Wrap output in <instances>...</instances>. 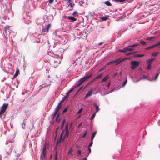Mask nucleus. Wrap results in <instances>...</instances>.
<instances>
[{
	"label": "nucleus",
	"instance_id": "obj_1",
	"mask_svg": "<svg viewBox=\"0 0 160 160\" xmlns=\"http://www.w3.org/2000/svg\"><path fill=\"white\" fill-rule=\"evenodd\" d=\"M55 57L52 62V65L55 68L57 67L58 65L60 63L62 59L61 55V56L57 55L55 56Z\"/></svg>",
	"mask_w": 160,
	"mask_h": 160
},
{
	"label": "nucleus",
	"instance_id": "obj_2",
	"mask_svg": "<svg viewBox=\"0 0 160 160\" xmlns=\"http://www.w3.org/2000/svg\"><path fill=\"white\" fill-rule=\"evenodd\" d=\"M65 132V134L64 136V138H66L68 137V127L67 125L66 126L65 131L64 130H63L62 131V132L61 134L59 140H58L57 142V144H58V143H60V141H61V139H62V137L63 136Z\"/></svg>",
	"mask_w": 160,
	"mask_h": 160
},
{
	"label": "nucleus",
	"instance_id": "obj_3",
	"mask_svg": "<svg viewBox=\"0 0 160 160\" xmlns=\"http://www.w3.org/2000/svg\"><path fill=\"white\" fill-rule=\"evenodd\" d=\"M8 103H4L1 107L0 111V117L2 116L6 111L8 107Z\"/></svg>",
	"mask_w": 160,
	"mask_h": 160
},
{
	"label": "nucleus",
	"instance_id": "obj_4",
	"mask_svg": "<svg viewBox=\"0 0 160 160\" xmlns=\"http://www.w3.org/2000/svg\"><path fill=\"white\" fill-rule=\"evenodd\" d=\"M92 74H90L89 76H85L82 78H81L79 81V84H78V85H81L82 84L84 81L87 80L88 79H89L92 76Z\"/></svg>",
	"mask_w": 160,
	"mask_h": 160
},
{
	"label": "nucleus",
	"instance_id": "obj_5",
	"mask_svg": "<svg viewBox=\"0 0 160 160\" xmlns=\"http://www.w3.org/2000/svg\"><path fill=\"white\" fill-rule=\"evenodd\" d=\"M140 62L136 61H133L131 62V68L133 69L137 67L139 64Z\"/></svg>",
	"mask_w": 160,
	"mask_h": 160
},
{
	"label": "nucleus",
	"instance_id": "obj_6",
	"mask_svg": "<svg viewBox=\"0 0 160 160\" xmlns=\"http://www.w3.org/2000/svg\"><path fill=\"white\" fill-rule=\"evenodd\" d=\"M137 46V45L134 44L132 46H130L128 47L125 48H124V49L123 50H119L118 51L119 52H125L126 51H131L132 49H131V48H130V47H133L135 46Z\"/></svg>",
	"mask_w": 160,
	"mask_h": 160
},
{
	"label": "nucleus",
	"instance_id": "obj_7",
	"mask_svg": "<svg viewBox=\"0 0 160 160\" xmlns=\"http://www.w3.org/2000/svg\"><path fill=\"white\" fill-rule=\"evenodd\" d=\"M62 107L61 103L60 102L59 103L58 105L57 106L55 109V112L54 114V116H55L56 115L58 112L59 111Z\"/></svg>",
	"mask_w": 160,
	"mask_h": 160
},
{
	"label": "nucleus",
	"instance_id": "obj_8",
	"mask_svg": "<svg viewBox=\"0 0 160 160\" xmlns=\"http://www.w3.org/2000/svg\"><path fill=\"white\" fill-rule=\"evenodd\" d=\"M121 61H121V60L119 61V60H116L112 61H111L108 62L107 63V64L108 65H109L110 64H113V63H115L117 62H118L117 64H118L120 62H121Z\"/></svg>",
	"mask_w": 160,
	"mask_h": 160
},
{
	"label": "nucleus",
	"instance_id": "obj_9",
	"mask_svg": "<svg viewBox=\"0 0 160 160\" xmlns=\"http://www.w3.org/2000/svg\"><path fill=\"white\" fill-rule=\"evenodd\" d=\"M92 90L88 91L85 96V98H87L88 97L91 96L92 95Z\"/></svg>",
	"mask_w": 160,
	"mask_h": 160
},
{
	"label": "nucleus",
	"instance_id": "obj_10",
	"mask_svg": "<svg viewBox=\"0 0 160 160\" xmlns=\"http://www.w3.org/2000/svg\"><path fill=\"white\" fill-rule=\"evenodd\" d=\"M155 58H152L151 59H150L147 61V63L148 64H151L152 62L155 59Z\"/></svg>",
	"mask_w": 160,
	"mask_h": 160
},
{
	"label": "nucleus",
	"instance_id": "obj_11",
	"mask_svg": "<svg viewBox=\"0 0 160 160\" xmlns=\"http://www.w3.org/2000/svg\"><path fill=\"white\" fill-rule=\"evenodd\" d=\"M68 18L73 21H75L77 20V19L72 16H68Z\"/></svg>",
	"mask_w": 160,
	"mask_h": 160
},
{
	"label": "nucleus",
	"instance_id": "obj_12",
	"mask_svg": "<svg viewBox=\"0 0 160 160\" xmlns=\"http://www.w3.org/2000/svg\"><path fill=\"white\" fill-rule=\"evenodd\" d=\"M19 73V71L18 69L15 72V73L14 75V76L15 77H16Z\"/></svg>",
	"mask_w": 160,
	"mask_h": 160
},
{
	"label": "nucleus",
	"instance_id": "obj_13",
	"mask_svg": "<svg viewBox=\"0 0 160 160\" xmlns=\"http://www.w3.org/2000/svg\"><path fill=\"white\" fill-rule=\"evenodd\" d=\"M51 26V24H48L46 27V32H48L49 29L50 28V27Z\"/></svg>",
	"mask_w": 160,
	"mask_h": 160
},
{
	"label": "nucleus",
	"instance_id": "obj_14",
	"mask_svg": "<svg viewBox=\"0 0 160 160\" xmlns=\"http://www.w3.org/2000/svg\"><path fill=\"white\" fill-rule=\"evenodd\" d=\"M96 134V132H94L92 134V136H91V140L92 141L94 139Z\"/></svg>",
	"mask_w": 160,
	"mask_h": 160
},
{
	"label": "nucleus",
	"instance_id": "obj_15",
	"mask_svg": "<svg viewBox=\"0 0 160 160\" xmlns=\"http://www.w3.org/2000/svg\"><path fill=\"white\" fill-rule=\"evenodd\" d=\"M108 76L107 75L102 80V82H103L106 81L107 79H108Z\"/></svg>",
	"mask_w": 160,
	"mask_h": 160
},
{
	"label": "nucleus",
	"instance_id": "obj_16",
	"mask_svg": "<svg viewBox=\"0 0 160 160\" xmlns=\"http://www.w3.org/2000/svg\"><path fill=\"white\" fill-rule=\"evenodd\" d=\"M108 18V17L107 16L102 17L100 18V19H102L103 21L107 20Z\"/></svg>",
	"mask_w": 160,
	"mask_h": 160
},
{
	"label": "nucleus",
	"instance_id": "obj_17",
	"mask_svg": "<svg viewBox=\"0 0 160 160\" xmlns=\"http://www.w3.org/2000/svg\"><path fill=\"white\" fill-rule=\"evenodd\" d=\"M126 0H114V1L117 2H119L121 3H123Z\"/></svg>",
	"mask_w": 160,
	"mask_h": 160
},
{
	"label": "nucleus",
	"instance_id": "obj_18",
	"mask_svg": "<svg viewBox=\"0 0 160 160\" xmlns=\"http://www.w3.org/2000/svg\"><path fill=\"white\" fill-rule=\"evenodd\" d=\"M45 151H46V147L45 146L44 147L43 149L42 152L43 153V157H45Z\"/></svg>",
	"mask_w": 160,
	"mask_h": 160
},
{
	"label": "nucleus",
	"instance_id": "obj_19",
	"mask_svg": "<svg viewBox=\"0 0 160 160\" xmlns=\"http://www.w3.org/2000/svg\"><path fill=\"white\" fill-rule=\"evenodd\" d=\"M73 89L72 88V89H71L69 91H68V93L66 94V97H68V95L70 93L73 91Z\"/></svg>",
	"mask_w": 160,
	"mask_h": 160
},
{
	"label": "nucleus",
	"instance_id": "obj_20",
	"mask_svg": "<svg viewBox=\"0 0 160 160\" xmlns=\"http://www.w3.org/2000/svg\"><path fill=\"white\" fill-rule=\"evenodd\" d=\"M105 3L108 6H111L112 5L110 3V2L108 1L105 2Z\"/></svg>",
	"mask_w": 160,
	"mask_h": 160
},
{
	"label": "nucleus",
	"instance_id": "obj_21",
	"mask_svg": "<svg viewBox=\"0 0 160 160\" xmlns=\"http://www.w3.org/2000/svg\"><path fill=\"white\" fill-rule=\"evenodd\" d=\"M94 106L96 109V112H98L99 110L98 106L96 104H94Z\"/></svg>",
	"mask_w": 160,
	"mask_h": 160
},
{
	"label": "nucleus",
	"instance_id": "obj_22",
	"mask_svg": "<svg viewBox=\"0 0 160 160\" xmlns=\"http://www.w3.org/2000/svg\"><path fill=\"white\" fill-rule=\"evenodd\" d=\"M158 53H159L158 52H153L151 54L154 57L157 55Z\"/></svg>",
	"mask_w": 160,
	"mask_h": 160
},
{
	"label": "nucleus",
	"instance_id": "obj_23",
	"mask_svg": "<svg viewBox=\"0 0 160 160\" xmlns=\"http://www.w3.org/2000/svg\"><path fill=\"white\" fill-rule=\"evenodd\" d=\"M102 76V74H99V75H98L97 77H96L95 78V79H98L101 78Z\"/></svg>",
	"mask_w": 160,
	"mask_h": 160
},
{
	"label": "nucleus",
	"instance_id": "obj_24",
	"mask_svg": "<svg viewBox=\"0 0 160 160\" xmlns=\"http://www.w3.org/2000/svg\"><path fill=\"white\" fill-rule=\"evenodd\" d=\"M144 55V54H137L136 55L135 57H141Z\"/></svg>",
	"mask_w": 160,
	"mask_h": 160
},
{
	"label": "nucleus",
	"instance_id": "obj_25",
	"mask_svg": "<svg viewBox=\"0 0 160 160\" xmlns=\"http://www.w3.org/2000/svg\"><path fill=\"white\" fill-rule=\"evenodd\" d=\"M96 115V114L95 113H94L91 116V117L90 118V119L91 120H92L95 117V116Z\"/></svg>",
	"mask_w": 160,
	"mask_h": 160
},
{
	"label": "nucleus",
	"instance_id": "obj_26",
	"mask_svg": "<svg viewBox=\"0 0 160 160\" xmlns=\"http://www.w3.org/2000/svg\"><path fill=\"white\" fill-rule=\"evenodd\" d=\"M140 43L141 44H142L143 45H144L146 44V43L143 41H140Z\"/></svg>",
	"mask_w": 160,
	"mask_h": 160
},
{
	"label": "nucleus",
	"instance_id": "obj_27",
	"mask_svg": "<svg viewBox=\"0 0 160 160\" xmlns=\"http://www.w3.org/2000/svg\"><path fill=\"white\" fill-rule=\"evenodd\" d=\"M68 3L69 4V5L70 6V7H71L72 8L73 7V6H74V4H72L71 3V2H68Z\"/></svg>",
	"mask_w": 160,
	"mask_h": 160
},
{
	"label": "nucleus",
	"instance_id": "obj_28",
	"mask_svg": "<svg viewBox=\"0 0 160 160\" xmlns=\"http://www.w3.org/2000/svg\"><path fill=\"white\" fill-rule=\"evenodd\" d=\"M72 152V148H70L68 152V153L69 154H71Z\"/></svg>",
	"mask_w": 160,
	"mask_h": 160
},
{
	"label": "nucleus",
	"instance_id": "obj_29",
	"mask_svg": "<svg viewBox=\"0 0 160 160\" xmlns=\"http://www.w3.org/2000/svg\"><path fill=\"white\" fill-rule=\"evenodd\" d=\"M87 131H86L84 133V134L82 136V138H85V137L86 134H87Z\"/></svg>",
	"mask_w": 160,
	"mask_h": 160
},
{
	"label": "nucleus",
	"instance_id": "obj_30",
	"mask_svg": "<svg viewBox=\"0 0 160 160\" xmlns=\"http://www.w3.org/2000/svg\"><path fill=\"white\" fill-rule=\"evenodd\" d=\"M151 68V65L150 64H148L147 68L148 69H150Z\"/></svg>",
	"mask_w": 160,
	"mask_h": 160
},
{
	"label": "nucleus",
	"instance_id": "obj_31",
	"mask_svg": "<svg viewBox=\"0 0 160 160\" xmlns=\"http://www.w3.org/2000/svg\"><path fill=\"white\" fill-rule=\"evenodd\" d=\"M68 107H67L63 111V112H65L68 110Z\"/></svg>",
	"mask_w": 160,
	"mask_h": 160
},
{
	"label": "nucleus",
	"instance_id": "obj_32",
	"mask_svg": "<svg viewBox=\"0 0 160 160\" xmlns=\"http://www.w3.org/2000/svg\"><path fill=\"white\" fill-rule=\"evenodd\" d=\"M158 45H160V41L157 44H156L153 47H156Z\"/></svg>",
	"mask_w": 160,
	"mask_h": 160
},
{
	"label": "nucleus",
	"instance_id": "obj_33",
	"mask_svg": "<svg viewBox=\"0 0 160 160\" xmlns=\"http://www.w3.org/2000/svg\"><path fill=\"white\" fill-rule=\"evenodd\" d=\"M82 108L78 111V113L79 114L80 113H81V112L82 111Z\"/></svg>",
	"mask_w": 160,
	"mask_h": 160
},
{
	"label": "nucleus",
	"instance_id": "obj_34",
	"mask_svg": "<svg viewBox=\"0 0 160 160\" xmlns=\"http://www.w3.org/2000/svg\"><path fill=\"white\" fill-rule=\"evenodd\" d=\"M54 1V0H49L48 1V2L49 3L51 4Z\"/></svg>",
	"mask_w": 160,
	"mask_h": 160
},
{
	"label": "nucleus",
	"instance_id": "obj_35",
	"mask_svg": "<svg viewBox=\"0 0 160 160\" xmlns=\"http://www.w3.org/2000/svg\"><path fill=\"white\" fill-rule=\"evenodd\" d=\"M76 147L80 149L81 148V146L80 145H76Z\"/></svg>",
	"mask_w": 160,
	"mask_h": 160
},
{
	"label": "nucleus",
	"instance_id": "obj_36",
	"mask_svg": "<svg viewBox=\"0 0 160 160\" xmlns=\"http://www.w3.org/2000/svg\"><path fill=\"white\" fill-rule=\"evenodd\" d=\"M78 13L76 11H74L72 13L73 15H75L77 14Z\"/></svg>",
	"mask_w": 160,
	"mask_h": 160
},
{
	"label": "nucleus",
	"instance_id": "obj_37",
	"mask_svg": "<svg viewBox=\"0 0 160 160\" xmlns=\"http://www.w3.org/2000/svg\"><path fill=\"white\" fill-rule=\"evenodd\" d=\"M55 160H57L58 159V156H57V152L56 153L55 155Z\"/></svg>",
	"mask_w": 160,
	"mask_h": 160
},
{
	"label": "nucleus",
	"instance_id": "obj_38",
	"mask_svg": "<svg viewBox=\"0 0 160 160\" xmlns=\"http://www.w3.org/2000/svg\"><path fill=\"white\" fill-rule=\"evenodd\" d=\"M127 82V80L125 81L123 83V86H124L126 83Z\"/></svg>",
	"mask_w": 160,
	"mask_h": 160
},
{
	"label": "nucleus",
	"instance_id": "obj_39",
	"mask_svg": "<svg viewBox=\"0 0 160 160\" xmlns=\"http://www.w3.org/2000/svg\"><path fill=\"white\" fill-rule=\"evenodd\" d=\"M154 37H151L147 38V39L148 40H151L152 39H153Z\"/></svg>",
	"mask_w": 160,
	"mask_h": 160
},
{
	"label": "nucleus",
	"instance_id": "obj_40",
	"mask_svg": "<svg viewBox=\"0 0 160 160\" xmlns=\"http://www.w3.org/2000/svg\"><path fill=\"white\" fill-rule=\"evenodd\" d=\"M92 142H91L90 144H89V145L88 146V147H91L92 145Z\"/></svg>",
	"mask_w": 160,
	"mask_h": 160
},
{
	"label": "nucleus",
	"instance_id": "obj_41",
	"mask_svg": "<svg viewBox=\"0 0 160 160\" xmlns=\"http://www.w3.org/2000/svg\"><path fill=\"white\" fill-rule=\"evenodd\" d=\"M78 153L80 155L81 154V151L80 150H78Z\"/></svg>",
	"mask_w": 160,
	"mask_h": 160
},
{
	"label": "nucleus",
	"instance_id": "obj_42",
	"mask_svg": "<svg viewBox=\"0 0 160 160\" xmlns=\"http://www.w3.org/2000/svg\"><path fill=\"white\" fill-rule=\"evenodd\" d=\"M88 149V150L89 151V153H90L91 152V148H90V147H89Z\"/></svg>",
	"mask_w": 160,
	"mask_h": 160
},
{
	"label": "nucleus",
	"instance_id": "obj_43",
	"mask_svg": "<svg viewBox=\"0 0 160 160\" xmlns=\"http://www.w3.org/2000/svg\"><path fill=\"white\" fill-rule=\"evenodd\" d=\"M158 75H159V74L158 73H157L156 74L155 77V79H156L157 78V77H158Z\"/></svg>",
	"mask_w": 160,
	"mask_h": 160
},
{
	"label": "nucleus",
	"instance_id": "obj_44",
	"mask_svg": "<svg viewBox=\"0 0 160 160\" xmlns=\"http://www.w3.org/2000/svg\"><path fill=\"white\" fill-rule=\"evenodd\" d=\"M8 141H9V142L10 143V142H13V140H9Z\"/></svg>",
	"mask_w": 160,
	"mask_h": 160
},
{
	"label": "nucleus",
	"instance_id": "obj_45",
	"mask_svg": "<svg viewBox=\"0 0 160 160\" xmlns=\"http://www.w3.org/2000/svg\"><path fill=\"white\" fill-rule=\"evenodd\" d=\"M10 142H9V141L8 140V141H6V144H8Z\"/></svg>",
	"mask_w": 160,
	"mask_h": 160
},
{
	"label": "nucleus",
	"instance_id": "obj_46",
	"mask_svg": "<svg viewBox=\"0 0 160 160\" xmlns=\"http://www.w3.org/2000/svg\"><path fill=\"white\" fill-rule=\"evenodd\" d=\"M41 157L42 158H45V157H43V153H42V154Z\"/></svg>",
	"mask_w": 160,
	"mask_h": 160
},
{
	"label": "nucleus",
	"instance_id": "obj_47",
	"mask_svg": "<svg viewBox=\"0 0 160 160\" xmlns=\"http://www.w3.org/2000/svg\"><path fill=\"white\" fill-rule=\"evenodd\" d=\"M102 43H102V42H100V43H99L98 44V45H99V46H100V45H102Z\"/></svg>",
	"mask_w": 160,
	"mask_h": 160
},
{
	"label": "nucleus",
	"instance_id": "obj_48",
	"mask_svg": "<svg viewBox=\"0 0 160 160\" xmlns=\"http://www.w3.org/2000/svg\"><path fill=\"white\" fill-rule=\"evenodd\" d=\"M26 23H27V24H29V23H31V21H29V22H27Z\"/></svg>",
	"mask_w": 160,
	"mask_h": 160
},
{
	"label": "nucleus",
	"instance_id": "obj_49",
	"mask_svg": "<svg viewBox=\"0 0 160 160\" xmlns=\"http://www.w3.org/2000/svg\"><path fill=\"white\" fill-rule=\"evenodd\" d=\"M67 0L68 1V2H71L72 0Z\"/></svg>",
	"mask_w": 160,
	"mask_h": 160
},
{
	"label": "nucleus",
	"instance_id": "obj_50",
	"mask_svg": "<svg viewBox=\"0 0 160 160\" xmlns=\"http://www.w3.org/2000/svg\"><path fill=\"white\" fill-rule=\"evenodd\" d=\"M82 160H87V159L86 158H83Z\"/></svg>",
	"mask_w": 160,
	"mask_h": 160
},
{
	"label": "nucleus",
	"instance_id": "obj_51",
	"mask_svg": "<svg viewBox=\"0 0 160 160\" xmlns=\"http://www.w3.org/2000/svg\"><path fill=\"white\" fill-rule=\"evenodd\" d=\"M103 69H104V68H102V69H100V70H99V71H101L102 70H103Z\"/></svg>",
	"mask_w": 160,
	"mask_h": 160
},
{
	"label": "nucleus",
	"instance_id": "obj_52",
	"mask_svg": "<svg viewBox=\"0 0 160 160\" xmlns=\"http://www.w3.org/2000/svg\"><path fill=\"white\" fill-rule=\"evenodd\" d=\"M65 122V121L64 120L63 121V122H62V125H63V124H64V123Z\"/></svg>",
	"mask_w": 160,
	"mask_h": 160
},
{
	"label": "nucleus",
	"instance_id": "obj_53",
	"mask_svg": "<svg viewBox=\"0 0 160 160\" xmlns=\"http://www.w3.org/2000/svg\"><path fill=\"white\" fill-rule=\"evenodd\" d=\"M144 78H145V77L144 76V77H143L142 79H144Z\"/></svg>",
	"mask_w": 160,
	"mask_h": 160
},
{
	"label": "nucleus",
	"instance_id": "obj_54",
	"mask_svg": "<svg viewBox=\"0 0 160 160\" xmlns=\"http://www.w3.org/2000/svg\"><path fill=\"white\" fill-rule=\"evenodd\" d=\"M109 85H110V84L109 83L108 85V87H109Z\"/></svg>",
	"mask_w": 160,
	"mask_h": 160
},
{
	"label": "nucleus",
	"instance_id": "obj_55",
	"mask_svg": "<svg viewBox=\"0 0 160 160\" xmlns=\"http://www.w3.org/2000/svg\"><path fill=\"white\" fill-rule=\"evenodd\" d=\"M131 53H128V54H127V55H128V54H130Z\"/></svg>",
	"mask_w": 160,
	"mask_h": 160
},
{
	"label": "nucleus",
	"instance_id": "obj_56",
	"mask_svg": "<svg viewBox=\"0 0 160 160\" xmlns=\"http://www.w3.org/2000/svg\"><path fill=\"white\" fill-rule=\"evenodd\" d=\"M5 31H6V28H5Z\"/></svg>",
	"mask_w": 160,
	"mask_h": 160
},
{
	"label": "nucleus",
	"instance_id": "obj_57",
	"mask_svg": "<svg viewBox=\"0 0 160 160\" xmlns=\"http://www.w3.org/2000/svg\"><path fill=\"white\" fill-rule=\"evenodd\" d=\"M22 126H24V125H23V124H22Z\"/></svg>",
	"mask_w": 160,
	"mask_h": 160
},
{
	"label": "nucleus",
	"instance_id": "obj_58",
	"mask_svg": "<svg viewBox=\"0 0 160 160\" xmlns=\"http://www.w3.org/2000/svg\"><path fill=\"white\" fill-rule=\"evenodd\" d=\"M22 126H24V125H23V124H22Z\"/></svg>",
	"mask_w": 160,
	"mask_h": 160
}]
</instances>
